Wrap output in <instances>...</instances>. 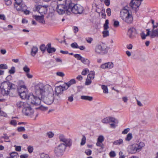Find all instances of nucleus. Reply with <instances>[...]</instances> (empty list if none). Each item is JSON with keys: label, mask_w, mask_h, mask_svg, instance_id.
Wrapping results in <instances>:
<instances>
[{"label": "nucleus", "mask_w": 158, "mask_h": 158, "mask_svg": "<svg viewBox=\"0 0 158 158\" xmlns=\"http://www.w3.org/2000/svg\"><path fill=\"white\" fill-rule=\"evenodd\" d=\"M64 85L63 86H56L55 89V93L54 95L58 97H60V95L63 93V91L64 90H65L64 88Z\"/></svg>", "instance_id": "obj_14"}, {"label": "nucleus", "mask_w": 158, "mask_h": 158, "mask_svg": "<svg viewBox=\"0 0 158 158\" xmlns=\"http://www.w3.org/2000/svg\"><path fill=\"white\" fill-rule=\"evenodd\" d=\"M17 130L19 132L24 131H25V129L24 127H18Z\"/></svg>", "instance_id": "obj_57"}, {"label": "nucleus", "mask_w": 158, "mask_h": 158, "mask_svg": "<svg viewBox=\"0 0 158 158\" xmlns=\"http://www.w3.org/2000/svg\"><path fill=\"white\" fill-rule=\"evenodd\" d=\"M86 142V137L85 135L83 136V137L81 139V145H84Z\"/></svg>", "instance_id": "obj_43"}, {"label": "nucleus", "mask_w": 158, "mask_h": 158, "mask_svg": "<svg viewBox=\"0 0 158 158\" xmlns=\"http://www.w3.org/2000/svg\"><path fill=\"white\" fill-rule=\"evenodd\" d=\"M20 8H21V11H23L26 9V7L25 5L21 3Z\"/></svg>", "instance_id": "obj_51"}, {"label": "nucleus", "mask_w": 158, "mask_h": 158, "mask_svg": "<svg viewBox=\"0 0 158 158\" xmlns=\"http://www.w3.org/2000/svg\"><path fill=\"white\" fill-rule=\"evenodd\" d=\"M86 40L88 43L90 44L92 41L93 39L92 38L89 37L86 38Z\"/></svg>", "instance_id": "obj_64"}, {"label": "nucleus", "mask_w": 158, "mask_h": 158, "mask_svg": "<svg viewBox=\"0 0 158 158\" xmlns=\"http://www.w3.org/2000/svg\"><path fill=\"white\" fill-rule=\"evenodd\" d=\"M96 145L97 146L100 147H101L102 148H103V145L102 143V142H99L97 141L96 143Z\"/></svg>", "instance_id": "obj_56"}, {"label": "nucleus", "mask_w": 158, "mask_h": 158, "mask_svg": "<svg viewBox=\"0 0 158 158\" xmlns=\"http://www.w3.org/2000/svg\"><path fill=\"white\" fill-rule=\"evenodd\" d=\"M48 7V5L44 6L38 5L36 7V10L41 15H44L46 14L47 11V8Z\"/></svg>", "instance_id": "obj_9"}, {"label": "nucleus", "mask_w": 158, "mask_h": 158, "mask_svg": "<svg viewBox=\"0 0 158 158\" xmlns=\"http://www.w3.org/2000/svg\"><path fill=\"white\" fill-rule=\"evenodd\" d=\"M109 117H106V118H104L102 120V122L104 123H109Z\"/></svg>", "instance_id": "obj_39"}, {"label": "nucleus", "mask_w": 158, "mask_h": 158, "mask_svg": "<svg viewBox=\"0 0 158 158\" xmlns=\"http://www.w3.org/2000/svg\"><path fill=\"white\" fill-rule=\"evenodd\" d=\"M46 49V47L44 44H42L40 47V49L43 52H44Z\"/></svg>", "instance_id": "obj_53"}, {"label": "nucleus", "mask_w": 158, "mask_h": 158, "mask_svg": "<svg viewBox=\"0 0 158 158\" xmlns=\"http://www.w3.org/2000/svg\"><path fill=\"white\" fill-rule=\"evenodd\" d=\"M109 121L110 122H113L115 123H118V121L116 119L114 118L111 117H109Z\"/></svg>", "instance_id": "obj_30"}, {"label": "nucleus", "mask_w": 158, "mask_h": 158, "mask_svg": "<svg viewBox=\"0 0 158 158\" xmlns=\"http://www.w3.org/2000/svg\"><path fill=\"white\" fill-rule=\"evenodd\" d=\"M22 111L25 115L30 116H31L34 113V110L28 104L27 106L23 109Z\"/></svg>", "instance_id": "obj_10"}, {"label": "nucleus", "mask_w": 158, "mask_h": 158, "mask_svg": "<svg viewBox=\"0 0 158 158\" xmlns=\"http://www.w3.org/2000/svg\"><path fill=\"white\" fill-rule=\"evenodd\" d=\"M7 68L8 66L6 64H0V68L1 69H6Z\"/></svg>", "instance_id": "obj_54"}, {"label": "nucleus", "mask_w": 158, "mask_h": 158, "mask_svg": "<svg viewBox=\"0 0 158 158\" xmlns=\"http://www.w3.org/2000/svg\"><path fill=\"white\" fill-rule=\"evenodd\" d=\"M109 155L111 157H114L116 156V154L114 151H111L109 153Z\"/></svg>", "instance_id": "obj_58"}, {"label": "nucleus", "mask_w": 158, "mask_h": 158, "mask_svg": "<svg viewBox=\"0 0 158 158\" xmlns=\"http://www.w3.org/2000/svg\"><path fill=\"white\" fill-rule=\"evenodd\" d=\"M23 70L27 73H28L30 71V69L27 65H25L23 68Z\"/></svg>", "instance_id": "obj_45"}, {"label": "nucleus", "mask_w": 158, "mask_h": 158, "mask_svg": "<svg viewBox=\"0 0 158 158\" xmlns=\"http://www.w3.org/2000/svg\"><path fill=\"white\" fill-rule=\"evenodd\" d=\"M102 33L104 37H106L109 35V31L107 30H104L102 32Z\"/></svg>", "instance_id": "obj_38"}, {"label": "nucleus", "mask_w": 158, "mask_h": 158, "mask_svg": "<svg viewBox=\"0 0 158 158\" xmlns=\"http://www.w3.org/2000/svg\"><path fill=\"white\" fill-rule=\"evenodd\" d=\"M109 21L107 19L105 21V23L104 25V30H107L109 28L108 26Z\"/></svg>", "instance_id": "obj_36"}, {"label": "nucleus", "mask_w": 158, "mask_h": 158, "mask_svg": "<svg viewBox=\"0 0 158 158\" xmlns=\"http://www.w3.org/2000/svg\"><path fill=\"white\" fill-rule=\"evenodd\" d=\"M123 143V140L122 139H120L114 142L113 143L114 145H120Z\"/></svg>", "instance_id": "obj_31"}, {"label": "nucleus", "mask_w": 158, "mask_h": 158, "mask_svg": "<svg viewBox=\"0 0 158 158\" xmlns=\"http://www.w3.org/2000/svg\"><path fill=\"white\" fill-rule=\"evenodd\" d=\"M0 115L5 117H6L7 116V114L6 113L1 110L0 112Z\"/></svg>", "instance_id": "obj_63"}, {"label": "nucleus", "mask_w": 158, "mask_h": 158, "mask_svg": "<svg viewBox=\"0 0 158 158\" xmlns=\"http://www.w3.org/2000/svg\"><path fill=\"white\" fill-rule=\"evenodd\" d=\"M139 151L137 147L136 144L135 143L131 145V151L130 152L131 153H135L137 152H139Z\"/></svg>", "instance_id": "obj_23"}, {"label": "nucleus", "mask_w": 158, "mask_h": 158, "mask_svg": "<svg viewBox=\"0 0 158 158\" xmlns=\"http://www.w3.org/2000/svg\"><path fill=\"white\" fill-rule=\"evenodd\" d=\"M28 102L33 105L38 106L41 103V100L39 98L31 94L28 96Z\"/></svg>", "instance_id": "obj_7"}, {"label": "nucleus", "mask_w": 158, "mask_h": 158, "mask_svg": "<svg viewBox=\"0 0 158 158\" xmlns=\"http://www.w3.org/2000/svg\"><path fill=\"white\" fill-rule=\"evenodd\" d=\"M47 135L49 138H51L53 137L54 134L52 131H49L47 133Z\"/></svg>", "instance_id": "obj_40"}, {"label": "nucleus", "mask_w": 158, "mask_h": 158, "mask_svg": "<svg viewBox=\"0 0 158 158\" xmlns=\"http://www.w3.org/2000/svg\"><path fill=\"white\" fill-rule=\"evenodd\" d=\"M85 152L87 155L89 156L91 155L92 151L90 149H87L85 150Z\"/></svg>", "instance_id": "obj_60"}, {"label": "nucleus", "mask_w": 158, "mask_h": 158, "mask_svg": "<svg viewBox=\"0 0 158 158\" xmlns=\"http://www.w3.org/2000/svg\"><path fill=\"white\" fill-rule=\"evenodd\" d=\"M15 72V68L14 67H11L10 69L9 70V73L10 74H13Z\"/></svg>", "instance_id": "obj_41"}, {"label": "nucleus", "mask_w": 158, "mask_h": 158, "mask_svg": "<svg viewBox=\"0 0 158 158\" xmlns=\"http://www.w3.org/2000/svg\"><path fill=\"white\" fill-rule=\"evenodd\" d=\"M54 99V97L52 93L49 94L47 96L44 97V102L48 105H50L52 103Z\"/></svg>", "instance_id": "obj_12"}, {"label": "nucleus", "mask_w": 158, "mask_h": 158, "mask_svg": "<svg viewBox=\"0 0 158 158\" xmlns=\"http://www.w3.org/2000/svg\"><path fill=\"white\" fill-rule=\"evenodd\" d=\"M91 79H89L87 78V79H86L85 81V85H89L90 84H91L92 82Z\"/></svg>", "instance_id": "obj_52"}, {"label": "nucleus", "mask_w": 158, "mask_h": 158, "mask_svg": "<svg viewBox=\"0 0 158 158\" xmlns=\"http://www.w3.org/2000/svg\"><path fill=\"white\" fill-rule=\"evenodd\" d=\"M40 157L41 158H50L49 156L44 153H42L40 154Z\"/></svg>", "instance_id": "obj_42"}, {"label": "nucleus", "mask_w": 158, "mask_h": 158, "mask_svg": "<svg viewBox=\"0 0 158 158\" xmlns=\"http://www.w3.org/2000/svg\"><path fill=\"white\" fill-rule=\"evenodd\" d=\"M130 131V129L129 128L125 129L122 132V134H127Z\"/></svg>", "instance_id": "obj_62"}, {"label": "nucleus", "mask_w": 158, "mask_h": 158, "mask_svg": "<svg viewBox=\"0 0 158 158\" xmlns=\"http://www.w3.org/2000/svg\"><path fill=\"white\" fill-rule=\"evenodd\" d=\"M150 37L152 38H158V28H153L150 31Z\"/></svg>", "instance_id": "obj_19"}, {"label": "nucleus", "mask_w": 158, "mask_h": 158, "mask_svg": "<svg viewBox=\"0 0 158 158\" xmlns=\"http://www.w3.org/2000/svg\"><path fill=\"white\" fill-rule=\"evenodd\" d=\"M71 3L69 6V9L67 10V13L69 15L73 13L75 14H81L82 13L83 9L82 6L79 4H74L70 0Z\"/></svg>", "instance_id": "obj_2"}, {"label": "nucleus", "mask_w": 158, "mask_h": 158, "mask_svg": "<svg viewBox=\"0 0 158 158\" xmlns=\"http://www.w3.org/2000/svg\"><path fill=\"white\" fill-rule=\"evenodd\" d=\"M14 8L18 11L21 10V8H20L21 3H14Z\"/></svg>", "instance_id": "obj_32"}, {"label": "nucleus", "mask_w": 158, "mask_h": 158, "mask_svg": "<svg viewBox=\"0 0 158 158\" xmlns=\"http://www.w3.org/2000/svg\"><path fill=\"white\" fill-rule=\"evenodd\" d=\"M137 34L136 30L135 28L131 27L128 29L127 35L130 38H133Z\"/></svg>", "instance_id": "obj_15"}, {"label": "nucleus", "mask_w": 158, "mask_h": 158, "mask_svg": "<svg viewBox=\"0 0 158 158\" xmlns=\"http://www.w3.org/2000/svg\"><path fill=\"white\" fill-rule=\"evenodd\" d=\"M35 92L37 94L43 95L46 92L45 87L42 83H39L35 86Z\"/></svg>", "instance_id": "obj_8"}, {"label": "nucleus", "mask_w": 158, "mask_h": 158, "mask_svg": "<svg viewBox=\"0 0 158 158\" xmlns=\"http://www.w3.org/2000/svg\"><path fill=\"white\" fill-rule=\"evenodd\" d=\"M56 75L61 77H63L64 76V73L62 72H57L56 73Z\"/></svg>", "instance_id": "obj_59"}, {"label": "nucleus", "mask_w": 158, "mask_h": 158, "mask_svg": "<svg viewBox=\"0 0 158 158\" xmlns=\"http://www.w3.org/2000/svg\"><path fill=\"white\" fill-rule=\"evenodd\" d=\"M100 68L103 69H111L114 67V64L112 62H108L102 64L100 66Z\"/></svg>", "instance_id": "obj_17"}, {"label": "nucleus", "mask_w": 158, "mask_h": 158, "mask_svg": "<svg viewBox=\"0 0 158 158\" xmlns=\"http://www.w3.org/2000/svg\"><path fill=\"white\" fill-rule=\"evenodd\" d=\"M71 146H68L65 143H61L58 146L56 147L55 149V152L56 155H61L65 151L67 147H70Z\"/></svg>", "instance_id": "obj_6"}, {"label": "nucleus", "mask_w": 158, "mask_h": 158, "mask_svg": "<svg viewBox=\"0 0 158 158\" xmlns=\"http://www.w3.org/2000/svg\"><path fill=\"white\" fill-rule=\"evenodd\" d=\"M69 3H71L70 0H65L63 4L57 5L56 11L60 15L64 13L69 15V13H67V10L69 9Z\"/></svg>", "instance_id": "obj_4"}, {"label": "nucleus", "mask_w": 158, "mask_h": 158, "mask_svg": "<svg viewBox=\"0 0 158 158\" xmlns=\"http://www.w3.org/2000/svg\"><path fill=\"white\" fill-rule=\"evenodd\" d=\"M89 72V70L88 69H85L82 71L81 74L83 75H85Z\"/></svg>", "instance_id": "obj_47"}, {"label": "nucleus", "mask_w": 158, "mask_h": 158, "mask_svg": "<svg viewBox=\"0 0 158 158\" xmlns=\"http://www.w3.org/2000/svg\"><path fill=\"white\" fill-rule=\"evenodd\" d=\"M46 49L47 52L50 53L54 52L56 51V49L55 48L51 47V44L50 43H49L47 45Z\"/></svg>", "instance_id": "obj_21"}, {"label": "nucleus", "mask_w": 158, "mask_h": 158, "mask_svg": "<svg viewBox=\"0 0 158 158\" xmlns=\"http://www.w3.org/2000/svg\"><path fill=\"white\" fill-rule=\"evenodd\" d=\"M17 106L19 108H24L26 106H28V104L26 102L21 101H19L16 103Z\"/></svg>", "instance_id": "obj_22"}, {"label": "nucleus", "mask_w": 158, "mask_h": 158, "mask_svg": "<svg viewBox=\"0 0 158 158\" xmlns=\"http://www.w3.org/2000/svg\"><path fill=\"white\" fill-rule=\"evenodd\" d=\"M71 47L73 48H79L77 44L76 43H74L72 44L71 45Z\"/></svg>", "instance_id": "obj_48"}, {"label": "nucleus", "mask_w": 158, "mask_h": 158, "mask_svg": "<svg viewBox=\"0 0 158 158\" xmlns=\"http://www.w3.org/2000/svg\"><path fill=\"white\" fill-rule=\"evenodd\" d=\"M59 138L60 141L63 142L65 143L66 145L71 146L72 144V140L70 139H67L65 136L63 134H60L59 135Z\"/></svg>", "instance_id": "obj_11"}, {"label": "nucleus", "mask_w": 158, "mask_h": 158, "mask_svg": "<svg viewBox=\"0 0 158 158\" xmlns=\"http://www.w3.org/2000/svg\"><path fill=\"white\" fill-rule=\"evenodd\" d=\"M74 95L73 94H72L70 96L68 97V100L70 102H72L73 100Z\"/></svg>", "instance_id": "obj_55"}, {"label": "nucleus", "mask_w": 158, "mask_h": 158, "mask_svg": "<svg viewBox=\"0 0 158 158\" xmlns=\"http://www.w3.org/2000/svg\"><path fill=\"white\" fill-rule=\"evenodd\" d=\"M11 135H10L9 136H8L6 134H4V136L1 137L2 138H4L5 140V141L7 142H10V140L9 139V137H10Z\"/></svg>", "instance_id": "obj_35"}, {"label": "nucleus", "mask_w": 158, "mask_h": 158, "mask_svg": "<svg viewBox=\"0 0 158 158\" xmlns=\"http://www.w3.org/2000/svg\"><path fill=\"white\" fill-rule=\"evenodd\" d=\"M30 94H28V91L27 92H24L19 94V95L20 98L23 99H27L28 100V96Z\"/></svg>", "instance_id": "obj_24"}, {"label": "nucleus", "mask_w": 158, "mask_h": 158, "mask_svg": "<svg viewBox=\"0 0 158 158\" xmlns=\"http://www.w3.org/2000/svg\"><path fill=\"white\" fill-rule=\"evenodd\" d=\"M104 137L102 135H100L98 137L97 139V141H99V142H102H102L104 141Z\"/></svg>", "instance_id": "obj_49"}, {"label": "nucleus", "mask_w": 158, "mask_h": 158, "mask_svg": "<svg viewBox=\"0 0 158 158\" xmlns=\"http://www.w3.org/2000/svg\"><path fill=\"white\" fill-rule=\"evenodd\" d=\"M136 144H137V147H138L139 150H140L145 145L144 143L143 142H140Z\"/></svg>", "instance_id": "obj_33"}, {"label": "nucleus", "mask_w": 158, "mask_h": 158, "mask_svg": "<svg viewBox=\"0 0 158 158\" xmlns=\"http://www.w3.org/2000/svg\"><path fill=\"white\" fill-rule=\"evenodd\" d=\"M19 86L18 89L19 94L22 92H24L25 91H28V89L26 85L24 84V82L23 81H19Z\"/></svg>", "instance_id": "obj_13"}, {"label": "nucleus", "mask_w": 158, "mask_h": 158, "mask_svg": "<svg viewBox=\"0 0 158 158\" xmlns=\"http://www.w3.org/2000/svg\"><path fill=\"white\" fill-rule=\"evenodd\" d=\"M33 17L39 23L42 24H45V21L44 19V15H41V16L34 15Z\"/></svg>", "instance_id": "obj_18"}, {"label": "nucleus", "mask_w": 158, "mask_h": 158, "mask_svg": "<svg viewBox=\"0 0 158 158\" xmlns=\"http://www.w3.org/2000/svg\"><path fill=\"white\" fill-rule=\"evenodd\" d=\"M95 72L94 71H90L87 76V78L91 80L94 78Z\"/></svg>", "instance_id": "obj_29"}, {"label": "nucleus", "mask_w": 158, "mask_h": 158, "mask_svg": "<svg viewBox=\"0 0 158 158\" xmlns=\"http://www.w3.org/2000/svg\"><path fill=\"white\" fill-rule=\"evenodd\" d=\"M140 4V2L137 0H132L130 3V6L132 9L136 10Z\"/></svg>", "instance_id": "obj_16"}, {"label": "nucleus", "mask_w": 158, "mask_h": 158, "mask_svg": "<svg viewBox=\"0 0 158 158\" xmlns=\"http://www.w3.org/2000/svg\"><path fill=\"white\" fill-rule=\"evenodd\" d=\"M102 88L103 90L104 93L107 94L108 93V89L107 86L105 85H102Z\"/></svg>", "instance_id": "obj_34"}, {"label": "nucleus", "mask_w": 158, "mask_h": 158, "mask_svg": "<svg viewBox=\"0 0 158 158\" xmlns=\"http://www.w3.org/2000/svg\"><path fill=\"white\" fill-rule=\"evenodd\" d=\"M132 138V134L131 133H129L125 138V140L127 141H129L131 140Z\"/></svg>", "instance_id": "obj_37"}, {"label": "nucleus", "mask_w": 158, "mask_h": 158, "mask_svg": "<svg viewBox=\"0 0 158 158\" xmlns=\"http://www.w3.org/2000/svg\"><path fill=\"white\" fill-rule=\"evenodd\" d=\"M38 48L36 46H33L31 48V55L32 56H35L37 53Z\"/></svg>", "instance_id": "obj_25"}, {"label": "nucleus", "mask_w": 158, "mask_h": 158, "mask_svg": "<svg viewBox=\"0 0 158 158\" xmlns=\"http://www.w3.org/2000/svg\"><path fill=\"white\" fill-rule=\"evenodd\" d=\"M5 4L7 6H10L12 4L11 0H4Z\"/></svg>", "instance_id": "obj_50"}, {"label": "nucleus", "mask_w": 158, "mask_h": 158, "mask_svg": "<svg viewBox=\"0 0 158 158\" xmlns=\"http://www.w3.org/2000/svg\"><path fill=\"white\" fill-rule=\"evenodd\" d=\"M27 149L28 152L30 153H31L32 152L33 150V147H31L30 146H29L28 147Z\"/></svg>", "instance_id": "obj_61"}, {"label": "nucleus", "mask_w": 158, "mask_h": 158, "mask_svg": "<svg viewBox=\"0 0 158 158\" xmlns=\"http://www.w3.org/2000/svg\"><path fill=\"white\" fill-rule=\"evenodd\" d=\"M76 83V81L74 79H72L67 83H65L64 85V88L65 89H67L71 85Z\"/></svg>", "instance_id": "obj_20"}, {"label": "nucleus", "mask_w": 158, "mask_h": 158, "mask_svg": "<svg viewBox=\"0 0 158 158\" xmlns=\"http://www.w3.org/2000/svg\"><path fill=\"white\" fill-rule=\"evenodd\" d=\"M15 86L14 84L9 81H5L2 83L0 86L2 94L3 95H7L9 94L10 90Z\"/></svg>", "instance_id": "obj_3"}, {"label": "nucleus", "mask_w": 158, "mask_h": 158, "mask_svg": "<svg viewBox=\"0 0 158 158\" xmlns=\"http://www.w3.org/2000/svg\"><path fill=\"white\" fill-rule=\"evenodd\" d=\"M81 61L83 64L89 65L90 64V61L88 59L82 57Z\"/></svg>", "instance_id": "obj_28"}, {"label": "nucleus", "mask_w": 158, "mask_h": 158, "mask_svg": "<svg viewBox=\"0 0 158 158\" xmlns=\"http://www.w3.org/2000/svg\"><path fill=\"white\" fill-rule=\"evenodd\" d=\"M81 98L82 100L88 101H91L93 99V98L92 97L85 95L81 96Z\"/></svg>", "instance_id": "obj_26"}, {"label": "nucleus", "mask_w": 158, "mask_h": 158, "mask_svg": "<svg viewBox=\"0 0 158 158\" xmlns=\"http://www.w3.org/2000/svg\"><path fill=\"white\" fill-rule=\"evenodd\" d=\"M108 47L106 45L101 43L97 44L95 47L94 51L95 54L98 55H103L108 52Z\"/></svg>", "instance_id": "obj_5"}, {"label": "nucleus", "mask_w": 158, "mask_h": 158, "mask_svg": "<svg viewBox=\"0 0 158 158\" xmlns=\"http://www.w3.org/2000/svg\"><path fill=\"white\" fill-rule=\"evenodd\" d=\"M74 56L77 58V60H81L82 57L79 54H76L74 55Z\"/></svg>", "instance_id": "obj_44"}, {"label": "nucleus", "mask_w": 158, "mask_h": 158, "mask_svg": "<svg viewBox=\"0 0 158 158\" xmlns=\"http://www.w3.org/2000/svg\"><path fill=\"white\" fill-rule=\"evenodd\" d=\"M125 7L120 11V17L123 21L127 24L132 23L133 17L132 14Z\"/></svg>", "instance_id": "obj_1"}, {"label": "nucleus", "mask_w": 158, "mask_h": 158, "mask_svg": "<svg viewBox=\"0 0 158 158\" xmlns=\"http://www.w3.org/2000/svg\"><path fill=\"white\" fill-rule=\"evenodd\" d=\"M146 30L147 32L146 35L143 32L141 34V36L143 39H145L147 36H150V31L149 29H147Z\"/></svg>", "instance_id": "obj_27"}, {"label": "nucleus", "mask_w": 158, "mask_h": 158, "mask_svg": "<svg viewBox=\"0 0 158 158\" xmlns=\"http://www.w3.org/2000/svg\"><path fill=\"white\" fill-rule=\"evenodd\" d=\"M39 109L42 111H45L48 110V108L47 107L41 106L39 107Z\"/></svg>", "instance_id": "obj_46"}]
</instances>
